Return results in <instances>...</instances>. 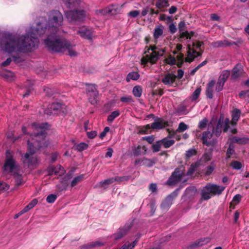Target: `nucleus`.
<instances>
[{
    "instance_id": "nucleus-26",
    "label": "nucleus",
    "mask_w": 249,
    "mask_h": 249,
    "mask_svg": "<svg viewBox=\"0 0 249 249\" xmlns=\"http://www.w3.org/2000/svg\"><path fill=\"white\" fill-rule=\"evenodd\" d=\"M140 74L138 72L132 71L129 72L126 78V81L129 82L131 80H137L140 78Z\"/></svg>"
},
{
    "instance_id": "nucleus-42",
    "label": "nucleus",
    "mask_w": 249,
    "mask_h": 249,
    "mask_svg": "<svg viewBox=\"0 0 249 249\" xmlns=\"http://www.w3.org/2000/svg\"><path fill=\"white\" fill-rule=\"evenodd\" d=\"M165 61L167 64L170 65H175L177 62L176 58L171 55H169L168 57L165 58Z\"/></svg>"
},
{
    "instance_id": "nucleus-37",
    "label": "nucleus",
    "mask_w": 249,
    "mask_h": 249,
    "mask_svg": "<svg viewBox=\"0 0 249 249\" xmlns=\"http://www.w3.org/2000/svg\"><path fill=\"white\" fill-rule=\"evenodd\" d=\"M142 89L140 86H135L133 89V94L136 97H140L142 95Z\"/></svg>"
},
{
    "instance_id": "nucleus-9",
    "label": "nucleus",
    "mask_w": 249,
    "mask_h": 249,
    "mask_svg": "<svg viewBox=\"0 0 249 249\" xmlns=\"http://www.w3.org/2000/svg\"><path fill=\"white\" fill-rule=\"evenodd\" d=\"M185 176V174L182 168H177L168 179L166 184L169 185H174L182 181V182H185L186 180V179H183Z\"/></svg>"
},
{
    "instance_id": "nucleus-15",
    "label": "nucleus",
    "mask_w": 249,
    "mask_h": 249,
    "mask_svg": "<svg viewBox=\"0 0 249 249\" xmlns=\"http://www.w3.org/2000/svg\"><path fill=\"white\" fill-rule=\"evenodd\" d=\"M167 125V122L166 121L161 119H157L151 125L148 124L147 126L148 128H151L154 129H160L165 127Z\"/></svg>"
},
{
    "instance_id": "nucleus-61",
    "label": "nucleus",
    "mask_w": 249,
    "mask_h": 249,
    "mask_svg": "<svg viewBox=\"0 0 249 249\" xmlns=\"http://www.w3.org/2000/svg\"><path fill=\"white\" fill-rule=\"evenodd\" d=\"M203 42L201 41H196V42L193 43V46L194 47H195L197 49H199L200 50V47L203 45Z\"/></svg>"
},
{
    "instance_id": "nucleus-24",
    "label": "nucleus",
    "mask_w": 249,
    "mask_h": 249,
    "mask_svg": "<svg viewBox=\"0 0 249 249\" xmlns=\"http://www.w3.org/2000/svg\"><path fill=\"white\" fill-rule=\"evenodd\" d=\"M231 141L233 143L238 144H245L247 143L249 140L245 137H238L237 136H233L231 138Z\"/></svg>"
},
{
    "instance_id": "nucleus-54",
    "label": "nucleus",
    "mask_w": 249,
    "mask_h": 249,
    "mask_svg": "<svg viewBox=\"0 0 249 249\" xmlns=\"http://www.w3.org/2000/svg\"><path fill=\"white\" fill-rule=\"evenodd\" d=\"M207 123V120L206 118H204L199 123L198 127L200 129H204L206 127Z\"/></svg>"
},
{
    "instance_id": "nucleus-3",
    "label": "nucleus",
    "mask_w": 249,
    "mask_h": 249,
    "mask_svg": "<svg viewBox=\"0 0 249 249\" xmlns=\"http://www.w3.org/2000/svg\"><path fill=\"white\" fill-rule=\"evenodd\" d=\"M6 160L4 166L5 172L10 173L13 175L16 180V184L19 186L23 183L22 175L18 172V166L16 164L15 160L13 158V155L11 152L8 151L6 153Z\"/></svg>"
},
{
    "instance_id": "nucleus-45",
    "label": "nucleus",
    "mask_w": 249,
    "mask_h": 249,
    "mask_svg": "<svg viewBox=\"0 0 249 249\" xmlns=\"http://www.w3.org/2000/svg\"><path fill=\"white\" fill-rule=\"evenodd\" d=\"M160 141L157 142L156 143L152 145V149L154 152H159L161 146Z\"/></svg>"
},
{
    "instance_id": "nucleus-8",
    "label": "nucleus",
    "mask_w": 249,
    "mask_h": 249,
    "mask_svg": "<svg viewBox=\"0 0 249 249\" xmlns=\"http://www.w3.org/2000/svg\"><path fill=\"white\" fill-rule=\"evenodd\" d=\"M230 120L228 118H226L224 120V118L220 117L216 127L214 128L211 123L209 124H211V130L213 131L216 137H218L220 135L222 129L223 128L224 132H227L229 128Z\"/></svg>"
},
{
    "instance_id": "nucleus-39",
    "label": "nucleus",
    "mask_w": 249,
    "mask_h": 249,
    "mask_svg": "<svg viewBox=\"0 0 249 249\" xmlns=\"http://www.w3.org/2000/svg\"><path fill=\"white\" fill-rule=\"evenodd\" d=\"M230 74V72L229 71H223L220 74L218 80L225 83L229 76Z\"/></svg>"
},
{
    "instance_id": "nucleus-33",
    "label": "nucleus",
    "mask_w": 249,
    "mask_h": 249,
    "mask_svg": "<svg viewBox=\"0 0 249 249\" xmlns=\"http://www.w3.org/2000/svg\"><path fill=\"white\" fill-rule=\"evenodd\" d=\"M84 174H81L74 177L71 181V187L76 186L84 178Z\"/></svg>"
},
{
    "instance_id": "nucleus-47",
    "label": "nucleus",
    "mask_w": 249,
    "mask_h": 249,
    "mask_svg": "<svg viewBox=\"0 0 249 249\" xmlns=\"http://www.w3.org/2000/svg\"><path fill=\"white\" fill-rule=\"evenodd\" d=\"M57 196L54 194L49 195L46 198V201L49 203H53L56 199Z\"/></svg>"
},
{
    "instance_id": "nucleus-28",
    "label": "nucleus",
    "mask_w": 249,
    "mask_h": 249,
    "mask_svg": "<svg viewBox=\"0 0 249 249\" xmlns=\"http://www.w3.org/2000/svg\"><path fill=\"white\" fill-rule=\"evenodd\" d=\"M164 27L162 25L156 26L154 30V37L155 39H158L163 34Z\"/></svg>"
},
{
    "instance_id": "nucleus-50",
    "label": "nucleus",
    "mask_w": 249,
    "mask_h": 249,
    "mask_svg": "<svg viewBox=\"0 0 249 249\" xmlns=\"http://www.w3.org/2000/svg\"><path fill=\"white\" fill-rule=\"evenodd\" d=\"M88 147V145L84 142H82L78 144L76 146L77 149L79 151H83L86 149Z\"/></svg>"
},
{
    "instance_id": "nucleus-56",
    "label": "nucleus",
    "mask_w": 249,
    "mask_h": 249,
    "mask_svg": "<svg viewBox=\"0 0 249 249\" xmlns=\"http://www.w3.org/2000/svg\"><path fill=\"white\" fill-rule=\"evenodd\" d=\"M139 14L140 12L138 10H133L128 13V15L132 18H136Z\"/></svg>"
},
{
    "instance_id": "nucleus-43",
    "label": "nucleus",
    "mask_w": 249,
    "mask_h": 249,
    "mask_svg": "<svg viewBox=\"0 0 249 249\" xmlns=\"http://www.w3.org/2000/svg\"><path fill=\"white\" fill-rule=\"evenodd\" d=\"M98 95V93L93 94H90L89 95V100L91 104L95 105L97 103Z\"/></svg>"
},
{
    "instance_id": "nucleus-64",
    "label": "nucleus",
    "mask_w": 249,
    "mask_h": 249,
    "mask_svg": "<svg viewBox=\"0 0 249 249\" xmlns=\"http://www.w3.org/2000/svg\"><path fill=\"white\" fill-rule=\"evenodd\" d=\"M96 135L97 132L95 131H92L87 133V136L90 139L94 138Z\"/></svg>"
},
{
    "instance_id": "nucleus-6",
    "label": "nucleus",
    "mask_w": 249,
    "mask_h": 249,
    "mask_svg": "<svg viewBox=\"0 0 249 249\" xmlns=\"http://www.w3.org/2000/svg\"><path fill=\"white\" fill-rule=\"evenodd\" d=\"M148 52L149 54L141 59L142 64L143 65H146L148 62L151 64H155L160 57L163 55L164 51L158 49L155 46H151L148 49Z\"/></svg>"
},
{
    "instance_id": "nucleus-31",
    "label": "nucleus",
    "mask_w": 249,
    "mask_h": 249,
    "mask_svg": "<svg viewBox=\"0 0 249 249\" xmlns=\"http://www.w3.org/2000/svg\"><path fill=\"white\" fill-rule=\"evenodd\" d=\"M239 67H240V65H237L232 70V73L231 75V77L233 79H236L238 77L240 76L242 73L241 69L238 68Z\"/></svg>"
},
{
    "instance_id": "nucleus-58",
    "label": "nucleus",
    "mask_w": 249,
    "mask_h": 249,
    "mask_svg": "<svg viewBox=\"0 0 249 249\" xmlns=\"http://www.w3.org/2000/svg\"><path fill=\"white\" fill-rule=\"evenodd\" d=\"M169 30L171 33L174 34L177 31L176 25L173 23L170 24L169 26Z\"/></svg>"
},
{
    "instance_id": "nucleus-46",
    "label": "nucleus",
    "mask_w": 249,
    "mask_h": 249,
    "mask_svg": "<svg viewBox=\"0 0 249 249\" xmlns=\"http://www.w3.org/2000/svg\"><path fill=\"white\" fill-rule=\"evenodd\" d=\"M177 59L178 61L177 66L178 67H181L184 60V55L182 53H179L177 56Z\"/></svg>"
},
{
    "instance_id": "nucleus-25",
    "label": "nucleus",
    "mask_w": 249,
    "mask_h": 249,
    "mask_svg": "<svg viewBox=\"0 0 249 249\" xmlns=\"http://www.w3.org/2000/svg\"><path fill=\"white\" fill-rule=\"evenodd\" d=\"M118 180V177L109 178L108 179L100 181L98 184V186L99 187H103L107 185H109L112 183L114 181Z\"/></svg>"
},
{
    "instance_id": "nucleus-14",
    "label": "nucleus",
    "mask_w": 249,
    "mask_h": 249,
    "mask_svg": "<svg viewBox=\"0 0 249 249\" xmlns=\"http://www.w3.org/2000/svg\"><path fill=\"white\" fill-rule=\"evenodd\" d=\"M201 53L196 52L194 48H191L190 45H188V52L187 57L185 58V61L192 62L195 58L201 55Z\"/></svg>"
},
{
    "instance_id": "nucleus-62",
    "label": "nucleus",
    "mask_w": 249,
    "mask_h": 249,
    "mask_svg": "<svg viewBox=\"0 0 249 249\" xmlns=\"http://www.w3.org/2000/svg\"><path fill=\"white\" fill-rule=\"evenodd\" d=\"M120 100L123 102L129 103L132 101V97L131 96L122 97Z\"/></svg>"
},
{
    "instance_id": "nucleus-29",
    "label": "nucleus",
    "mask_w": 249,
    "mask_h": 249,
    "mask_svg": "<svg viewBox=\"0 0 249 249\" xmlns=\"http://www.w3.org/2000/svg\"><path fill=\"white\" fill-rule=\"evenodd\" d=\"M156 160L155 159H143L142 162H141V165H144L145 166L150 167L153 166V165L156 163Z\"/></svg>"
},
{
    "instance_id": "nucleus-51",
    "label": "nucleus",
    "mask_w": 249,
    "mask_h": 249,
    "mask_svg": "<svg viewBox=\"0 0 249 249\" xmlns=\"http://www.w3.org/2000/svg\"><path fill=\"white\" fill-rule=\"evenodd\" d=\"M3 76L9 81H12L14 79V74L11 71H8L6 73H4Z\"/></svg>"
},
{
    "instance_id": "nucleus-36",
    "label": "nucleus",
    "mask_w": 249,
    "mask_h": 249,
    "mask_svg": "<svg viewBox=\"0 0 249 249\" xmlns=\"http://www.w3.org/2000/svg\"><path fill=\"white\" fill-rule=\"evenodd\" d=\"M210 241V239L209 238L201 239L196 241L195 244L193 245V247H201L206 243H209Z\"/></svg>"
},
{
    "instance_id": "nucleus-11",
    "label": "nucleus",
    "mask_w": 249,
    "mask_h": 249,
    "mask_svg": "<svg viewBox=\"0 0 249 249\" xmlns=\"http://www.w3.org/2000/svg\"><path fill=\"white\" fill-rule=\"evenodd\" d=\"M121 11V7L118 5H110L104 9L96 11V13H103V14L115 15Z\"/></svg>"
},
{
    "instance_id": "nucleus-44",
    "label": "nucleus",
    "mask_w": 249,
    "mask_h": 249,
    "mask_svg": "<svg viewBox=\"0 0 249 249\" xmlns=\"http://www.w3.org/2000/svg\"><path fill=\"white\" fill-rule=\"evenodd\" d=\"M231 166L234 169L239 170L242 168V165L238 161H234L231 163Z\"/></svg>"
},
{
    "instance_id": "nucleus-27",
    "label": "nucleus",
    "mask_w": 249,
    "mask_h": 249,
    "mask_svg": "<svg viewBox=\"0 0 249 249\" xmlns=\"http://www.w3.org/2000/svg\"><path fill=\"white\" fill-rule=\"evenodd\" d=\"M240 116V111L238 109H234L232 113V122L231 124L233 125L236 124Z\"/></svg>"
},
{
    "instance_id": "nucleus-34",
    "label": "nucleus",
    "mask_w": 249,
    "mask_h": 249,
    "mask_svg": "<svg viewBox=\"0 0 249 249\" xmlns=\"http://www.w3.org/2000/svg\"><path fill=\"white\" fill-rule=\"evenodd\" d=\"M67 6L70 8H75L79 5L81 0H67Z\"/></svg>"
},
{
    "instance_id": "nucleus-7",
    "label": "nucleus",
    "mask_w": 249,
    "mask_h": 249,
    "mask_svg": "<svg viewBox=\"0 0 249 249\" xmlns=\"http://www.w3.org/2000/svg\"><path fill=\"white\" fill-rule=\"evenodd\" d=\"M211 124H209L207 131H204L202 133L200 130H196L195 132L196 138L200 139L203 144L207 146L213 145L215 143V141L212 139L213 133L211 130Z\"/></svg>"
},
{
    "instance_id": "nucleus-22",
    "label": "nucleus",
    "mask_w": 249,
    "mask_h": 249,
    "mask_svg": "<svg viewBox=\"0 0 249 249\" xmlns=\"http://www.w3.org/2000/svg\"><path fill=\"white\" fill-rule=\"evenodd\" d=\"M130 228V227L129 226H127L124 228L119 229L118 232L113 235L114 239L117 240L122 238L126 234Z\"/></svg>"
},
{
    "instance_id": "nucleus-55",
    "label": "nucleus",
    "mask_w": 249,
    "mask_h": 249,
    "mask_svg": "<svg viewBox=\"0 0 249 249\" xmlns=\"http://www.w3.org/2000/svg\"><path fill=\"white\" fill-rule=\"evenodd\" d=\"M196 153V151L195 149H191L186 151V156L187 158H190Z\"/></svg>"
},
{
    "instance_id": "nucleus-60",
    "label": "nucleus",
    "mask_w": 249,
    "mask_h": 249,
    "mask_svg": "<svg viewBox=\"0 0 249 249\" xmlns=\"http://www.w3.org/2000/svg\"><path fill=\"white\" fill-rule=\"evenodd\" d=\"M196 168V167L195 165L192 164L188 169L186 175L188 176L192 175L195 171Z\"/></svg>"
},
{
    "instance_id": "nucleus-38",
    "label": "nucleus",
    "mask_w": 249,
    "mask_h": 249,
    "mask_svg": "<svg viewBox=\"0 0 249 249\" xmlns=\"http://www.w3.org/2000/svg\"><path fill=\"white\" fill-rule=\"evenodd\" d=\"M201 91V89L200 87L197 88L193 93L191 95V98L192 101H194L196 100L199 96L200 94V92Z\"/></svg>"
},
{
    "instance_id": "nucleus-20",
    "label": "nucleus",
    "mask_w": 249,
    "mask_h": 249,
    "mask_svg": "<svg viewBox=\"0 0 249 249\" xmlns=\"http://www.w3.org/2000/svg\"><path fill=\"white\" fill-rule=\"evenodd\" d=\"M188 128V126L184 123L181 122L179 124L178 127L176 131L172 130L169 132L171 137H175L177 132H183Z\"/></svg>"
},
{
    "instance_id": "nucleus-23",
    "label": "nucleus",
    "mask_w": 249,
    "mask_h": 249,
    "mask_svg": "<svg viewBox=\"0 0 249 249\" xmlns=\"http://www.w3.org/2000/svg\"><path fill=\"white\" fill-rule=\"evenodd\" d=\"M233 44H236L235 42H231L228 40H219L214 42L213 44L214 47H220L231 46Z\"/></svg>"
},
{
    "instance_id": "nucleus-5",
    "label": "nucleus",
    "mask_w": 249,
    "mask_h": 249,
    "mask_svg": "<svg viewBox=\"0 0 249 249\" xmlns=\"http://www.w3.org/2000/svg\"><path fill=\"white\" fill-rule=\"evenodd\" d=\"M225 187L216 184L209 183L201 190V195L202 199L207 200L212 196L220 195L224 190Z\"/></svg>"
},
{
    "instance_id": "nucleus-4",
    "label": "nucleus",
    "mask_w": 249,
    "mask_h": 249,
    "mask_svg": "<svg viewBox=\"0 0 249 249\" xmlns=\"http://www.w3.org/2000/svg\"><path fill=\"white\" fill-rule=\"evenodd\" d=\"M65 14L68 21L74 24L83 23L89 17V14L82 9L69 10L66 12Z\"/></svg>"
},
{
    "instance_id": "nucleus-53",
    "label": "nucleus",
    "mask_w": 249,
    "mask_h": 249,
    "mask_svg": "<svg viewBox=\"0 0 249 249\" xmlns=\"http://www.w3.org/2000/svg\"><path fill=\"white\" fill-rule=\"evenodd\" d=\"M214 170V166L213 163H212L210 165L208 166L206 169L205 174L207 176L210 175Z\"/></svg>"
},
{
    "instance_id": "nucleus-2",
    "label": "nucleus",
    "mask_w": 249,
    "mask_h": 249,
    "mask_svg": "<svg viewBox=\"0 0 249 249\" xmlns=\"http://www.w3.org/2000/svg\"><path fill=\"white\" fill-rule=\"evenodd\" d=\"M48 126L47 123H34L30 126V128L34 131L35 141L32 142L29 140H28V151L22 158L23 163L29 167L36 166L38 163V158L34 156L36 150L46 147L48 145V142L45 139V132Z\"/></svg>"
},
{
    "instance_id": "nucleus-57",
    "label": "nucleus",
    "mask_w": 249,
    "mask_h": 249,
    "mask_svg": "<svg viewBox=\"0 0 249 249\" xmlns=\"http://www.w3.org/2000/svg\"><path fill=\"white\" fill-rule=\"evenodd\" d=\"M109 131V127H105L103 131L100 134V138L103 139L106 135L107 133Z\"/></svg>"
},
{
    "instance_id": "nucleus-63",
    "label": "nucleus",
    "mask_w": 249,
    "mask_h": 249,
    "mask_svg": "<svg viewBox=\"0 0 249 249\" xmlns=\"http://www.w3.org/2000/svg\"><path fill=\"white\" fill-rule=\"evenodd\" d=\"M202 159L205 161H209L211 159V155L210 154L206 153L203 155Z\"/></svg>"
},
{
    "instance_id": "nucleus-13",
    "label": "nucleus",
    "mask_w": 249,
    "mask_h": 249,
    "mask_svg": "<svg viewBox=\"0 0 249 249\" xmlns=\"http://www.w3.org/2000/svg\"><path fill=\"white\" fill-rule=\"evenodd\" d=\"M178 190L174 191L172 194L167 196L165 199L161 204L162 208L166 209L172 205L173 200L177 197L178 194Z\"/></svg>"
},
{
    "instance_id": "nucleus-30",
    "label": "nucleus",
    "mask_w": 249,
    "mask_h": 249,
    "mask_svg": "<svg viewBox=\"0 0 249 249\" xmlns=\"http://www.w3.org/2000/svg\"><path fill=\"white\" fill-rule=\"evenodd\" d=\"M160 142L165 148H168L175 143V141L170 140L168 137H166L161 140Z\"/></svg>"
},
{
    "instance_id": "nucleus-49",
    "label": "nucleus",
    "mask_w": 249,
    "mask_h": 249,
    "mask_svg": "<svg viewBox=\"0 0 249 249\" xmlns=\"http://www.w3.org/2000/svg\"><path fill=\"white\" fill-rule=\"evenodd\" d=\"M142 149L144 151H145V147H142L141 146L139 145L137 148L133 151V154L135 156H139L142 154L141 149Z\"/></svg>"
},
{
    "instance_id": "nucleus-41",
    "label": "nucleus",
    "mask_w": 249,
    "mask_h": 249,
    "mask_svg": "<svg viewBox=\"0 0 249 249\" xmlns=\"http://www.w3.org/2000/svg\"><path fill=\"white\" fill-rule=\"evenodd\" d=\"M120 115V112L118 110L113 111L111 114H110L107 118V121L111 123L113 121Z\"/></svg>"
},
{
    "instance_id": "nucleus-32",
    "label": "nucleus",
    "mask_w": 249,
    "mask_h": 249,
    "mask_svg": "<svg viewBox=\"0 0 249 249\" xmlns=\"http://www.w3.org/2000/svg\"><path fill=\"white\" fill-rule=\"evenodd\" d=\"M86 85L87 86V91L88 95H89L90 94H93L98 93L95 85L87 84Z\"/></svg>"
},
{
    "instance_id": "nucleus-17",
    "label": "nucleus",
    "mask_w": 249,
    "mask_h": 249,
    "mask_svg": "<svg viewBox=\"0 0 249 249\" xmlns=\"http://www.w3.org/2000/svg\"><path fill=\"white\" fill-rule=\"evenodd\" d=\"M48 171L50 175L54 174L55 175L62 176L65 173L64 168L60 165L56 166H51L48 168Z\"/></svg>"
},
{
    "instance_id": "nucleus-18",
    "label": "nucleus",
    "mask_w": 249,
    "mask_h": 249,
    "mask_svg": "<svg viewBox=\"0 0 249 249\" xmlns=\"http://www.w3.org/2000/svg\"><path fill=\"white\" fill-rule=\"evenodd\" d=\"M160 12H164L166 11V8L169 6L168 0H158L155 4Z\"/></svg>"
},
{
    "instance_id": "nucleus-40",
    "label": "nucleus",
    "mask_w": 249,
    "mask_h": 249,
    "mask_svg": "<svg viewBox=\"0 0 249 249\" xmlns=\"http://www.w3.org/2000/svg\"><path fill=\"white\" fill-rule=\"evenodd\" d=\"M104 245V243L103 242H102L99 241H96L94 242H93L92 243H89L87 245V248L88 249L94 248V247H101Z\"/></svg>"
},
{
    "instance_id": "nucleus-35",
    "label": "nucleus",
    "mask_w": 249,
    "mask_h": 249,
    "mask_svg": "<svg viewBox=\"0 0 249 249\" xmlns=\"http://www.w3.org/2000/svg\"><path fill=\"white\" fill-rule=\"evenodd\" d=\"M138 240L136 239L132 243L126 242L125 244L119 249H132L137 244Z\"/></svg>"
},
{
    "instance_id": "nucleus-19",
    "label": "nucleus",
    "mask_w": 249,
    "mask_h": 249,
    "mask_svg": "<svg viewBox=\"0 0 249 249\" xmlns=\"http://www.w3.org/2000/svg\"><path fill=\"white\" fill-rule=\"evenodd\" d=\"M65 106L59 103H54L50 106V109L53 110L54 114H57L59 112H64L63 109Z\"/></svg>"
},
{
    "instance_id": "nucleus-1",
    "label": "nucleus",
    "mask_w": 249,
    "mask_h": 249,
    "mask_svg": "<svg viewBox=\"0 0 249 249\" xmlns=\"http://www.w3.org/2000/svg\"><path fill=\"white\" fill-rule=\"evenodd\" d=\"M63 23V16L58 10H53L48 14V20L43 17L40 18L36 27H30L25 36L7 34L1 41V48L5 52H31L38 45V37L46 34L47 37L44 44L48 50L54 52L68 51L71 56H76L77 53L72 45L65 38L57 35Z\"/></svg>"
},
{
    "instance_id": "nucleus-21",
    "label": "nucleus",
    "mask_w": 249,
    "mask_h": 249,
    "mask_svg": "<svg viewBox=\"0 0 249 249\" xmlns=\"http://www.w3.org/2000/svg\"><path fill=\"white\" fill-rule=\"evenodd\" d=\"M214 84L215 82L213 80L210 81L207 84L206 96L209 99H212L213 97V89Z\"/></svg>"
},
{
    "instance_id": "nucleus-10",
    "label": "nucleus",
    "mask_w": 249,
    "mask_h": 249,
    "mask_svg": "<svg viewBox=\"0 0 249 249\" xmlns=\"http://www.w3.org/2000/svg\"><path fill=\"white\" fill-rule=\"evenodd\" d=\"M77 34L83 38L90 41L92 39V31L85 26L80 27L77 30Z\"/></svg>"
},
{
    "instance_id": "nucleus-59",
    "label": "nucleus",
    "mask_w": 249,
    "mask_h": 249,
    "mask_svg": "<svg viewBox=\"0 0 249 249\" xmlns=\"http://www.w3.org/2000/svg\"><path fill=\"white\" fill-rule=\"evenodd\" d=\"M8 185L4 182H0V191H6L8 189Z\"/></svg>"
},
{
    "instance_id": "nucleus-12",
    "label": "nucleus",
    "mask_w": 249,
    "mask_h": 249,
    "mask_svg": "<svg viewBox=\"0 0 249 249\" xmlns=\"http://www.w3.org/2000/svg\"><path fill=\"white\" fill-rule=\"evenodd\" d=\"M185 23L184 21H180L178 23V30L180 32L179 38L180 39L185 38L186 39H190L192 36L194 34V32H188V31H183L184 30Z\"/></svg>"
},
{
    "instance_id": "nucleus-48",
    "label": "nucleus",
    "mask_w": 249,
    "mask_h": 249,
    "mask_svg": "<svg viewBox=\"0 0 249 249\" xmlns=\"http://www.w3.org/2000/svg\"><path fill=\"white\" fill-rule=\"evenodd\" d=\"M234 153V146L232 144H230L229 148L227 149V156L228 158H230L231 156Z\"/></svg>"
},
{
    "instance_id": "nucleus-52",
    "label": "nucleus",
    "mask_w": 249,
    "mask_h": 249,
    "mask_svg": "<svg viewBox=\"0 0 249 249\" xmlns=\"http://www.w3.org/2000/svg\"><path fill=\"white\" fill-rule=\"evenodd\" d=\"M224 82L218 80L216 84L215 89L217 92L221 91L223 87Z\"/></svg>"
},
{
    "instance_id": "nucleus-16",
    "label": "nucleus",
    "mask_w": 249,
    "mask_h": 249,
    "mask_svg": "<svg viewBox=\"0 0 249 249\" xmlns=\"http://www.w3.org/2000/svg\"><path fill=\"white\" fill-rule=\"evenodd\" d=\"M177 76L172 73H166L162 79V83L167 86H172L175 82Z\"/></svg>"
}]
</instances>
